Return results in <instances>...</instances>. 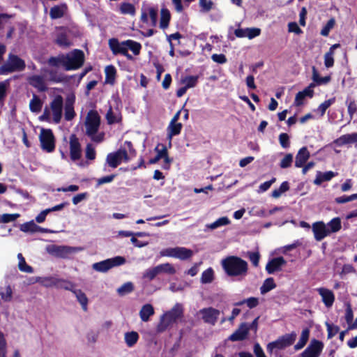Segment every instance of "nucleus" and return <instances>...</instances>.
Here are the masks:
<instances>
[{"mask_svg": "<svg viewBox=\"0 0 357 357\" xmlns=\"http://www.w3.org/2000/svg\"><path fill=\"white\" fill-rule=\"evenodd\" d=\"M221 265L229 277L244 278L248 275V262L239 257L228 256L222 260Z\"/></svg>", "mask_w": 357, "mask_h": 357, "instance_id": "nucleus-1", "label": "nucleus"}, {"mask_svg": "<svg viewBox=\"0 0 357 357\" xmlns=\"http://www.w3.org/2000/svg\"><path fill=\"white\" fill-rule=\"evenodd\" d=\"M183 317V307L180 303H176L169 311L166 312L161 317L158 325V330L163 331L170 325L176 323L178 319Z\"/></svg>", "mask_w": 357, "mask_h": 357, "instance_id": "nucleus-2", "label": "nucleus"}, {"mask_svg": "<svg viewBox=\"0 0 357 357\" xmlns=\"http://www.w3.org/2000/svg\"><path fill=\"white\" fill-rule=\"evenodd\" d=\"M63 68L66 70H76L84 63L85 56L82 50L75 49L64 54Z\"/></svg>", "mask_w": 357, "mask_h": 357, "instance_id": "nucleus-3", "label": "nucleus"}, {"mask_svg": "<svg viewBox=\"0 0 357 357\" xmlns=\"http://www.w3.org/2000/svg\"><path fill=\"white\" fill-rule=\"evenodd\" d=\"M26 68L25 61L17 55L9 54L7 61L0 66V74L7 75L13 72L22 71Z\"/></svg>", "mask_w": 357, "mask_h": 357, "instance_id": "nucleus-4", "label": "nucleus"}, {"mask_svg": "<svg viewBox=\"0 0 357 357\" xmlns=\"http://www.w3.org/2000/svg\"><path fill=\"white\" fill-rule=\"evenodd\" d=\"M160 255L161 257H174L184 261L192 257L193 251L185 247L168 248L162 250Z\"/></svg>", "mask_w": 357, "mask_h": 357, "instance_id": "nucleus-5", "label": "nucleus"}, {"mask_svg": "<svg viewBox=\"0 0 357 357\" xmlns=\"http://www.w3.org/2000/svg\"><path fill=\"white\" fill-rule=\"evenodd\" d=\"M296 339V333L292 332L279 337L276 340L271 342L267 345V351L272 353L274 349L279 350L284 349L294 344Z\"/></svg>", "mask_w": 357, "mask_h": 357, "instance_id": "nucleus-6", "label": "nucleus"}, {"mask_svg": "<svg viewBox=\"0 0 357 357\" xmlns=\"http://www.w3.org/2000/svg\"><path fill=\"white\" fill-rule=\"evenodd\" d=\"M329 227H327L324 222H316L312 225V231L314 238L320 241L331 233L335 232V218L328 222Z\"/></svg>", "mask_w": 357, "mask_h": 357, "instance_id": "nucleus-7", "label": "nucleus"}, {"mask_svg": "<svg viewBox=\"0 0 357 357\" xmlns=\"http://www.w3.org/2000/svg\"><path fill=\"white\" fill-rule=\"evenodd\" d=\"M126 258L121 256H116L93 264V268L98 272L105 273L109 269L123 265L126 263Z\"/></svg>", "mask_w": 357, "mask_h": 357, "instance_id": "nucleus-8", "label": "nucleus"}, {"mask_svg": "<svg viewBox=\"0 0 357 357\" xmlns=\"http://www.w3.org/2000/svg\"><path fill=\"white\" fill-rule=\"evenodd\" d=\"M129 160L128 151L125 149H119L107 155L105 165L114 169L120 165L123 160L128 162Z\"/></svg>", "mask_w": 357, "mask_h": 357, "instance_id": "nucleus-9", "label": "nucleus"}, {"mask_svg": "<svg viewBox=\"0 0 357 357\" xmlns=\"http://www.w3.org/2000/svg\"><path fill=\"white\" fill-rule=\"evenodd\" d=\"M40 146L47 153H52L55 149V137L51 129L42 128L39 135Z\"/></svg>", "mask_w": 357, "mask_h": 357, "instance_id": "nucleus-10", "label": "nucleus"}, {"mask_svg": "<svg viewBox=\"0 0 357 357\" xmlns=\"http://www.w3.org/2000/svg\"><path fill=\"white\" fill-rule=\"evenodd\" d=\"M100 124V117L96 111L91 110L89 112L86 121V135L93 136L96 135L99 129Z\"/></svg>", "mask_w": 357, "mask_h": 357, "instance_id": "nucleus-11", "label": "nucleus"}, {"mask_svg": "<svg viewBox=\"0 0 357 357\" xmlns=\"http://www.w3.org/2000/svg\"><path fill=\"white\" fill-rule=\"evenodd\" d=\"M77 250V248L75 247L57 245H51L47 248L49 254L55 257L62 259L68 258L70 255L76 252Z\"/></svg>", "mask_w": 357, "mask_h": 357, "instance_id": "nucleus-12", "label": "nucleus"}, {"mask_svg": "<svg viewBox=\"0 0 357 357\" xmlns=\"http://www.w3.org/2000/svg\"><path fill=\"white\" fill-rule=\"evenodd\" d=\"M202 319L205 324L215 326L218 321L220 312L213 307H204L199 310Z\"/></svg>", "mask_w": 357, "mask_h": 357, "instance_id": "nucleus-13", "label": "nucleus"}, {"mask_svg": "<svg viewBox=\"0 0 357 357\" xmlns=\"http://www.w3.org/2000/svg\"><path fill=\"white\" fill-rule=\"evenodd\" d=\"M63 105V99L61 95H56L50 102V108L53 114V121L55 123H59L61 121Z\"/></svg>", "mask_w": 357, "mask_h": 357, "instance_id": "nucleus-14", "label": "nucleus"}, {"mask_svg": "<svg viewBox=\"0 0 357 357\" xmlns=\"http://www.w3.org/2000/svg\"><path fill=\"white\" fill-rule=\"evenodd\" d=\"M324 348V344L322 342L313 339L311 340L310 344L307 348L302 352V357H319L322 349Z\"/></svg>", "mask_w": 357, "mask_h": 357, "instance_id": "nucleus-15", "label": "nucleus"}, {"mask_svg": "<svg viewBox=\"0 0 357 357\" xmlns=\"http://www.w3.org/2000/svg\"><path fill=\"white\" fill-rule=\"evenodd\" d=\"M70 157L73 161L78 160L82 157L81 144L76 135L70 136Z\"/></svg>", "mask_w": 357, "mask_h": 357, "instance_id": "nucleus-16", "label": "nucleus"}, {"mask_svg": "<svg viewBox=\"0 0 357 357\" xmlns=\"http://www.w3.org/2000/svg\"><path fill=\"white\" fill-rule=\"evenodd\" d=\"M286 264L287 261L283 257H274L266 264V271L268 274H273L275 272L280 271L282 267Z\"/></svg>", "mask_w": 357, "mask_h": 357, "instance_id": "nucleus-17", "label": "nucleus"}, {"mask_svg": "<svg viewBox=\"0 0 357 357\" xmlns=\"http://www.w3.org/2000/svg\"><path fill=\"white\" fill-rule=\"evenodd\" d=\"M250 328L246 323H241L238 328L229 337V340L232 342L242 341L245 340L248 333Z\"/></svg>", "mask_w": 357, "mask_h": 357, "instance_id": "nucleus-18", "label": "nucleus"}, {"mask_svg": "<svg viewBox=\"0 0 357 357\" xmlns=\"http://www.w3.org/2000/svg\"><path fill=\"white\" fill-rule=\"evenodd\" d=\"M75 101V94L72 93L70 95H68L66 99L65 102V119L66 121H71L74 119L76 114L74 110V103Z\"/></svg>", "mask_w": 357, "mask_h": 357, "instance_id": "nucleus-19", "label": "nucleus"}, {"mask_svg": "<svg viewBox=\"0 0 357 357\" xmlns=\"http://www.w3.org/2000/svg\"><path fill=\"white\" fill-rule=\"evenodd\" d=\"M310 154L306 146L301 148L295 158V167H302L310 158Z\"/></svg>", "mask_w": 357, "mask_h": 357, "instance_id": "nucleus-20", "label": "nucleus"}, {"mask_svg": "<svg viewBox=\"0 0 357 357\" xmlns=\"http://www.w3.org/2000/svg\"><path fill=\"white\" fill-rule=\"evenodd\" d=\"M109 47L114 55L123 54L127 50L124 41L120 43L117 38H111L109 40Z\"/></svg>", "mask_w": 357, "mask_h": 357, "instance_id": "nucleus-21", "label": "nucleus"}, {"mask_svg": "<svg viewBox=\"0 0 357 357\" xmlns=\"http://www.w3.org/2000/svg\"><path fill=\"white\" fill-rule=\"evenodd\" d=\"M28 81L29 84L37 89L39 92H45L47 90L44 78L40 75H32Z\"/></svg>", "mask_w": 357, "mask_h": 357, "instance_id": "nucleus-22", "label": "nucleus"}, {"mask_svg": "<svg viewBox=\"0 0 357 357\" xmlns=\"http://www.w3.org/2000/svg\"><path fill=\"white\" fill-rule=\"evenodd\" d=\"M66 9L67 6L66 3L52 7L50 10V18L52 20H55L63 17Z\"/></svg>", "mask_w": 357, "mask_h": 357, "instance_id": "nucleus-23", "label": "nucleus"}, {"mask_svg": "<svg viewBox=\"0 0 357 357\" xmlns=\"http://www.w3.org/2000/svg\"><path fill=\"white\" fill-rule=\"evenodd\" d=\"M20 230L24 232H30V233H35V232H46L47 229H43L40 227V226L37 225L33 220L29 221L27 222H25L24 224H22L20 225Z\"/></svg>", "mask_w": 357, "mask_h": 357, "instance_id": "nucleus-24", "label": "nucleus"}, {"mask_svg": "<svg viewBox=\"0 0 357 357\" xmlns=\"http://www.w3.org/2000/svg\"><path fill=\"white\" fill-rule=\"evenodd\" d=\"M319 294L322 297V301L326 307L333 305L334 301V295L333 292L325 288H319L317 289Z\"/></svg>", "mask_w": 357, "mask_h": 357, "instance_id": "nucleus-25", "label": "nucleus"}, {"mask_svg": "<svg viewBox=\"0 0 357 357\" xmlns=\"http://www.w3.org/2000/svg\"><path fill=\"white\" fill-rule=\"evenodd\" d=\"M182 128L183 125L181 123H169L167 127V135L169 139V146L172 145L171 140L172 137L179 135L181 132Z\"/></svg>", "mask_w": 357, "mask_h": 357, "instance_id": "nucleus-26", "label": "nucleus"}, {"mask_svg": "<svg viewBox=\"0 0 357 357\" xmlns=\"http://www.w3.org/2000/svg\"><path fill=\"white\" fill-rule=\"evenodd\" d=\"M357 144V132L346 134L336 139V145L342 146L350 144Z\"/></svg>", "mask_w": 357, "mask_h": 357, "instance_id": "nucleus-27", "label": "nucleus"}, {"mask_svg": "<svg viewBox=\"0 0 357 357\" xmlns=\"http://www.w3.org/2000/svg\"><path fill=\"white\" fill-rule=\"evenodd\" d=\"M154 308L152 305L145 304L139 311V317L142 321L146 322L149 320L150 317L154 314Z\"/></svg>", "mask_w": 357, "mask_h": 357, "instance_id": "nucleus-28", "label": "nucleus"}, {"mask_svg": "<svg viewBox=\"0 0 357 357\" xmlns=\"http://www.w3.org/2000/svg\"><path fill=\"white\" fill-rule=\"evenodd\" d=\"M105 83L113 85L115 82L116 76V69L113 65H109L105 67Z\"/></svg>", "mask_w": 357, "mask_h": 357, "instance_id": "nucleus-29", "label": "nucleus"}, {"mask_svg": "<svg viewBox=\"0 0 357 357\" xmlns=\"http://www.w3.org/2000/svg\"><path fill=\"white\" fill-rule=\"evenodd\" d=\"M73 293L76 296L77 301L80 303L82 310L85 312L87 311L89 299L85 293H84L81 289H75Z\"/></svg>", "mask_w": 357, "mask_h": 357, "instance_id": "nucleus-30", "label": "nucleus"}, {"mask_svg": "<svg viewBox=\"0 0 357 357\" xmlns=\"http://www.w3.org/2000/svg\"><path fill=\"white\" fill-rule=\"evenodd\" d=\"M54 285L58 289H63L65 290H68L70 291H73L75 290V284L72 282L71 281L63 280V279H57L54 282Z\"/></svg>", "mask_w": 357, "mask_h": 357, "instance_id": "nucleus-31", "label": "nucleus"}, {"mask_svg": "<svg viewBox=\"0 0 357 357\" xmlns=\"http://www.w3.org/2000/svg\"><path fill=\"white\" fill-rule=\"evenodd\" d=\"M171 20V14L167 8H162L160 11V27L165 29L169 26Z\"/></svg>", "mask_w": 357, "mask_h": 357, "instance_id": "nucleus-32", "label": "nucleus"}, {"mask_svg": "<svg viewBox=\"0 0 357 357\" xmlns=\"http://www.w3.org/2000/svg\"><path fill=\"white\" fill-rule=\"evenodd\" d=\"M42 107V100L37 95L33 94V98L29 102V109L31 112L34 113H38L41 111Z\"/></svg>", "mask_w": 357, "mask_h": 357, "instance_id": "nucleus-33", "label": "nucleus"}, {"mask_svg": "<svg viewBox=\"0 0 357 357\" xmlns=\"http://www.w3.org/2000/svg\"><path fill=\"white\" fill-rule=\"evenodd\" d=\"M309 336L310 330L307 328L303 329L298 342L294 345V349L298 351L303 348L308 341Z\"/></svg>", "mask_w": 357, "mask_h": 357, "instance_id": "nucleus-34", "label": "nucleus"}, {"mask_svg": "<svg viewBox=\"0 0 357 357\" xmlns=\"http://www.w3.org/2000/svg\"><path fill=\"white\" fill-rule=\"evenodd\" d=\"M335 176V173L332 171L324 173L318 172L314 183L317 185H321L323 182L330 181Z\"/></svg>", "mask_w": 357, "mask_h": 357, "instance_id": "nucleus-35", "label": "nucleus"}, {"mask_svg": "<svg viewBox=\"0 0 357 357\" xmlns=\"http://www.w3.org/2000/svg\"><path fill=\"white\" fill-rule=\"evenodd\" d=\"M312 79L317 85H321L328 83L331 80L330 76L321 77L314 66L312 67Z\"/></svg>", "mask_w": 357, "mask_h": 357, "instance_id": "nucleus-36", "label": "nucleus"}, {"mask_svg": "<svg viewBox=\"0 0 357 357\" xmlns=\"http://www.w3.org/2000/svg\"><path fill=\"white\" fill-rule=\"evenodd\" d=\"M125 342L128 347H132L139 340V335L135 331L127 332L125 333Z\"/></svg>", "mask_w": 357, "mask_h": 357, "instance_id": "nucleus-37", "label": "nucleus"}, {"mask_svg": "<svg viewBox=\"0 0 357 357\" xmlns=\"http://www.w3.org/2000/svg\"><path fill=\"white\" fill-rule=\"evenodd\" d=\"M276 287L274 279L273 278H268L264 281L260 287V292L261 294H265L271 290Z\"/></svg>", "mask_w": 357, "mask_h": 357, "instance_id": "nucleus-38", "label": "nucleus"}, {"mask_svg": "<svg viewBox=\"0 0 357 357\" xmlns=\"http://www.w3.org/2000/svg\"><path fill=\"white\" fill-rule=\"evenodd\" d=\"M119 10L121 13L123 15H130L131 16H134L136 13L135 6L130 3H121Z\"/></svg>", "mask_w": 357, "mask_h": 357, "instance_id": "nucleus-39", "label": "nucleus"}, {"mask_svg": "<svg viewBox=\"0 0 357 357\" xmlns=\"http://www.w3.org/2000/svg\"><path fill=\"white\" fill-rule=\"evenodd\" d=\"M127 50H130L135 55H139L142 49V45L132 40H127L124 41Z\"/></svg>", "mask_w": 357, "mask_h": 357, "instance_id": "nucleus-40", "label": "nucleus"}, {"mask_svg": "<svg viewBox=\"0 0 357 357\" xmlns=\"http://www.w3.org/2000/svg\"><path fill=\"white\" fill-rule=\"evenodd\" d=\"M156 267H157L159 274L164 273H167L169 275H174L176 272L174 266L172 264L168 263V262L159 264V265L156 266Z\"/></svg>", "mask_w": 357, "mask_h": 357, "instance_id": "nucleus-41", "label": "nucleus"}, {"mask_svg": "<svg viewBox=\"0 0 357 357\" xmlns=\"http://www.w3.org/2000/svg\"><path fill=\"white\" fill-rule=\"evenodd\" d=\"M55 43L62 47H68L71 45L67 34L63 32L57 34Z\"/></svg>", "mask_w": 357, "mask_h": 357, "instance_id": "nucleus-42", "label": "nucleus"}, {"mask_svg": "<svg viewBox=\"0 0 357 357\" xmlns=\"http://www.w3.org/2000/svg\"><path fill=\"white\" fill-rule=\"evenodd\" d=\"M134 289L133 283L127 282L117 289V293L120 296H123L132 292Z\"/></svg>", "mask_w": 357, "mask_h": 357, "instance_id": "nucleus-43", "label": "nucleus"}, {"mask_svg": "<svg viewBox=\"0 0 357 357\" xmlns=\"http://www.w3.org/2000/svg\"><path fill=\"white\" fill-rule=\"evenodd\" d=\"M243 304H246L247 306L252 309L257 307L259 305V298L256 297H250L243 301H238L234 303L236 306H241Z\"/></svg>", "mask_w": 357, "mask_h": 357, "instance_id": "nucleus-44", "label": "nucleus"}, {"mask_svg": "<svg viewBox=\"0 0 357 357\" xmlns=\"http://www.w3.org/2000/svg\"><path fill=\"white\" fill-rule=\"evenodd\" d=\"M214 278V271L212 268L205 270L201 276V282L203 284L211 283Z\"/></svg>", "mask_w": 357, "mask_h": 357, "instance_id": "nucleus-45", "label": "nucleus"}, {"mask_svg": "<svg viewBox=\"0 0 357 357\" xmlns=\"http://www.w3.org/2000/svg\"><path fill=\"white\" fill-rule=\"evenodd\" d=\"M105 117L109 125L119 123L121 121V116L120 115H115L113 112L112 107H109Z\"/></svg>", "mask_w": 357, "mask_h": 357, "instance_id": "nucleus-46", "label": "nucleus"}, {"mask_svg": "<svg viewBox=\"0 0 357 357\" xmlns=\"http://www.w3.org/2000/svg\"><path fill=\"white\" fill-rule=\"evenodd\" d=\"M335 51V45H332L330 48L329 51L326 53L324 56V64L326 67L330 68L333 66L334 63V59H333V52Z\"/></svg>", "mask_w": 357, "mask_h": 357, "instance_id": "nucleus-47", "label": "nucleus"}, {"mask_svg": "<svg viewBox=\"0 0 357 357\" xmlns=\"http://www.w3.org/2000/svg\"><path fill=\"white\" fill-rule=\"evenodd\" d=\"M13 291L10 285L5 287H0V296L4 301H10L12 299Z\"/></svg>", "mask_w": 357, "mask_h": 357, "instance_id": "nucleus-48", "label": "nucleus"}, {"mask_svg": "<svg viewBox=\"0 0 357 357\" xmlns=\"http://www.w3.org/2000/svg\"><path fill=\"white\" fill-rule=\"evenodd\" d=\"M198 82L197 76H186L181 79V82L185 84V86L188 89L195 87Z\"/></svg>", "mask_w": 357, "mask_h": 357, "instance_id": "nucleus-49", "label": "nucleus"}, {"mask_svg": "<svg viewBox=\"0 0 357 357\" xmlns=\"http://www.w3.org/2000/svg\"><path fill=\"white\" fill-rule=\"evenodd\" d=\"M159 275L158 271L156 266L146 269L142 275L144 279H147L149 281L153 280L155 277Z\"/></svg>", "mask_w": 357, "mask_h": 357, "instance_id": "nucleus-50", "label": "nucleus"}, {"mask_svg": "<svg viewBox=\"0 0 357 357\" xmlns=\"http://www.w3.org/2000/svg\"><path fill=\"white\" fill-rule=\"evenodd\" d=\"M64 54H59L58 56H51L48 59V64L51 66L58 67L59 65H61L63 67L64 62Z\"/></svg>", "mask_w": 357, "mask_h": 357, "instance_id": "nucleus-51", "label": "nucleus"}, {"mask_svg": "<svg viewBox=\"0 0 357 357\" xmlns=\"http://www.w3.org/2000/svg\"><path fill=\"white\" fill-rule=\"evenodd\" d=\"M230 223V220L227 217H222L216 220L214 222L209 225V228L214 229L221 226H225Z\"/></svg>", "mask_w": 357, "mask_h": 357, "instance_id": "nucleus-52", "label": "nucleus"}, {"mask_svg": "<svg viewBox=\"0 0 357 357\" xmlns=\"http://www.w3.org/2000/svg\"><path fill=\"white\" fill-rule=\"evenodd\" d=\"M0 357H7V342L1 331H0Z\"/></svg>", "mask_w": 357, "mask_h": 357, "instance_id": "nucleus-53", "label": "nucleus"}, {"mask_svg": "<svg viewBox=\"0 0 357 357\" xmlns=\"http://www.w3.org/2000/svg\"><path fill=\"white\" fill-rule=\"evenodd\" d=\"M50 80L56 82L61 83L68 81L66 76L63 74H57L56 71L51 70L50 72Z\"/></svg>", "mask_w": 357, "mask_h": 357, "instance_id": "nucleus-54", "label": "nucleus"}, {"mask_svg": "<svg viewBox=\"0 0 357 357\" xmlns=\"http://www.w3.org/2000/svg\"><path fill=\"white\" fill-rule=\"evenodd\" d=\"M293 162V155L291 153H287L281 160L280 162V167L282 169H286L291 167Z\"/></svg>", "mask_w": 357, "mask_h": 357, "instance_id": "nucleus-55", "label": "nucleus"}, {"mask_svg": "<svg viewBox=\"0 0 357 357\" xmlns=\"http://www.w3.org/2000/svg\"><path fill=\"white\" fill-rule=\"evenodd\" d=\"M18 268L20 271L27 273H32L33 272V268L28 265L25 261V259L24 257H22L20 259V261L18 264Z\"/></svg>", "mask_w": 357, "mask_h": 357, "instance_id": "nucleus-56", "label": "nucleus"}, {"mask_svg": "<svg viewBox=\"0 0 357 357\" xmlns=\"http://www.w3.org/2000/svg\"><path fill=\"white\" fill-rule=\"evenodd\" d=\"M85 156L88 160H93L96 158V152L93 146L89 143L85 149Z\"/></svg>", "mask_w": 357, "mask_h": 357, "instance_id": "nucleus-57", "label": "nucleus"}, {"mask_svg": "<svg viewBox=\"0 0 357 357\" xmlns=\"http://www.w3.org/2000/svg\"><path fill=\"white\" fill-rule=\"evenodd\" d=\"M334 26L335 18H331L321 29V35L323 36H328L330 31L334 27Z\"/></svg>", "mask_w": 357, "mask_h": 357, "instance_id": "nucleus-58", "label": "nucleus"}, {"mask_svg": "<svg viewBox=\"0 0 357 357\" xmlns=\"http://www.w3.org/2000/svg\"><path fill=\"white\" fill-rule=\"evenodd\" d=\"M248 257L255 267L259 266L260 255L259 252H248Z\"/></svg>", "mask_w": 357, "mask_h": 357, "instance_id": "nucleus-59", "label": "nucleus"}, {"mask_svg": "<svg viewBox=\"0 0 357 357\" xmlns=\"http://www.w3.org/2000/svg\"><path fill=\"white\" fill-rule=\"evenodd\" d=\"M20 217L19 213H5L1 217V223H8L16 220Z\"/></svg>", "mask_w": 357, "mask_h": 357, "instance_id": "nucleus-60", "label": "nucleus"}, {"mask_svg": "<svg viewBox=\"0 0 357 357\" xmlns=\"http://www.w3.org/2000/svg\"><path fill=\"white\" fill-rule=\"evenodd\" d=\"M155 151L157 152L156 155L160 158H162L168 154L167 149L165 145L162 144H158L155 149Z\"/></svg>", "mask_w": 357, "mask_h": 357, "instance_id": "nucleus-61", "label": "nucleus"}, {"mask_svg": "<svg viewBox=\"0 0 357 357\" xmlns=\"http://www.w3.org/2000/svg\"><path fill=\"white\" fill-rule=\"evenodd\" d=\"M279 142L281 146L284 149H287L290 146L289 137L287 133H281L279 135Z\"/></svg>", "mask_w": 357, "mask_h": 357, "instance_id": "nucleus-62", "label": "nucleus"}, {"mask_svg": "<svg viewBox=\"0 0 357 357\" xmlns=\"http://www.w3.org/2000/svg\"><path fill=\"white\" fill-rule=\"evenodd\" d=\"M355 268L351 264H345L343 266L342 271L340 272V276L342 279L345 278L346 275L349 273H354Z\"/></svg>", "mask_w": 357, "mask_h": 357, "instance_id": "nucleus-63", "label": "nucleus"}, {"mask_svg": "<svg viewBox=\"0 0 357 357\" xmlns=\"http://www.w3.org/2000/svg\"><path fill=\"white\" fill-rule=\"evenodd\" d=\"M149 15L151 20V25L155 26L158 21V9L153 7L149 8Z\"/></svg>", "mask_w": 357, "mask_h": 357, "instance_id": "nucleus-64", "label": "nucleus"}]
</instances>
